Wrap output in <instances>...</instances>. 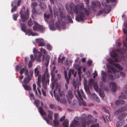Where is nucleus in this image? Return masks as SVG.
<instances>
[{
	"mask_svg": "<svg viewBox=\"0 0 127 127\" xmlns=\"http://www.w3.org/2000/svg\"><path fill=\"white\" fill-rule=\"evenodd\" d=\"M116 51L118 52L122 53L123 51H125V50L123 48H120V49H117L116 50Z\"/></svg>",
	"mask_w": 127,
	"mask_h": 127,
	"instance_id": "44",
	"label": "nucleus"
},
{
	"mask_svg": "<svg viewBox=\"0 0 127 127\" xmlns=\"http://www.w3.org/2000/svg\"><path fill=\"white\" fill-rule=\"evenodd\" d=\"M26 68H22L20 70V75H22L25 71Z\"/></svg>",
	"mask_w": 127,
	"mask_h": 127,
	"instance_id": "49",
	"label": "nucleus"
},
{
	"mask_svg": "<svg viewBox=\"0 0 127 127\" xmlns=\"http://www.w3.org/2000/svg\"><path fill=\"white\" fill-rule=\"evenodd\" d=\"M39 5L43 10L45 9L46 8L45 4L43 2H40Z\"/></svg>",
	"mask_w": 127,
	"mask_h": 127,
	"instance_id": "25",
	"label": "nucleus"
},
{
	"mask_svg": "<svg viewBox=\"0 0 127 127\" xmlns=\"http://www.w3.org/2000/svg\"><path fill=\"white\" fill-rule=\"evenodd\" d=\"M68 120L67 119H66L63 123L62 125L64 127H68Z\"/></svg>",
	"mask_w": 127,
	"mask_h": 127,
	"instance_id": "26",
	"label": "nucleus"
},
{
	"mask_svg": "<svg viewBox=\"0 0 127 127\" xmlns=\"http://www.w3.org/2000/svg\"><path fill=\"white\" fill-rule=\"evenodd\" d=\"M18 17V15L17 14H14L13 16V18L15 21H16Z\"/></svg>",
	"mask_w": 127,
	"mask_h": 127,
	"instance_id": "51",
	"label": "nucleus"
},
{
	"mask_svg": "<svg viewBox=\"0 0 127 127\" xmlns=\"http://www.w3.org/2000/svg\"><path fill=\"white\" fill-rule=\"evenodd\" d=\"M35 41L38 43V46H43L45 44V43L42 38L36 39H35Z\"/></svg>",
	"mask_w": 127,
	"mask_h": 127,
	"instance_id": "14",
	"label": "nucleus"
},
{
	"mask_svg": "<svg viewBox=\"0 0 127 127\" xmlns=\"http://www.w3.org/2000/svg\"><path fill=\"white\" fill-rule=\"evenodd\" d=\"M94 88L96 91H98V87L96 84H95L93 86Z\"/></svg>",
	"mask_w": 127,
	"mask_h": 127,
	"instance_id": "53",
	"label": "nucleus"
},
{
	"mask_svg": "<svg viewBox=\"0 0 127 127\" xmlns=\"http://www.w3.org/2000/svg\"><path fill=\"white\" fill-rule=\"evenodd\" d=\"M60 101L61 103H63L65 104L67 102L65 98L64 97H63V98H61Z\"/></svg>",
	"mask_w": 127,
	"mask_h": 127,
	"instance_id": "39",
	"label": "nucleus"
},
{
	"mask_svg": "<svg viewBox=\"0 0 127 127\" xmlns=\"http://www.w3.org/2000/svg\"><path fill=\"white\" fill-rule=\"evenodd\" d=\"M42 55V52L38 53V55L34 54V56L36 60L38 62H40L41 61V58Z\"/></svg>",
	"mask_w": 127,
	"mask_h": 127,
	"instance_id": "17",
	"label": "nucleus"
},
{
	"mask_svg": "<svg viewBox=\"0 0 127 127\" xmlns=\"http://www.w3.org/2000/svg\"><path fill=\"white\" fill-rule=\"evenodd\" d=\"M29 10L28 8L26 10V13L24 14H22L21 12H20V15L21 19V20L22 22H24L28 19L29 17Z\"/></svg>",
	"mask_w": 127,
	"mask_h": 127,
	"instance_id": "8",
	"label": "nucleus"
},
{
	"mask_svg": "<svg viewBox=\"0 0 127 127\" xmlns=\"http://www.w3.org/2000/svg\"><path fill=\"white\" fill-rule=\"evenodd\" d=\"M24 32L26 34H28V33H29V34H28L29 36H30V35L31 34V33L32 32V31L30 29H29L28 30H25V32Z\"/></svg>",
	"mask_w": 127,
	"mask_h": 127,
	"instance_id": "40",
	"label": "nucleus"
},
{
	"mask_svg": "<svg viewBox=\"0 0 127 127\" xmlns=\"http://www.w3.org/2000/svg\"><path fill=\"white\" fill-rule=\"evenodd\" d=\"M38 5V4L36 2H32L31 4V6L32 8H35Z\"/></svg>",
	"mask_w": 127,
	"mask_h": 127,
	"instance_id": "37",
	"label": "nucleus"
},
{
	"mask_svg": "<svg viewBox=\"0 0 127 127\" xmlns=\"http://www.w3.org/2000/svg\"><path fill=\"white\" fill-rule=\"evenodd\" d=\"M48 117L49 119L52 120V119L53 112L52 111L50 110H48Z\"/></svg>",
	"mask_w": 127,
	"mask_h": 127,
	"instance_id": "29",
	"label": "nucleus"
},
{
	"mask_svg": "<svg viewBox=\"0 0 127 127\" xmlns=\"http://www.w3.org/2000/svg\"><path fill=\"white\" fill-rule=\"evenodd\" d=\"M127 89L124 91V93L123 94L122 93L121 95L119 96V99H127Z\"/></svg>",
	"mask_w": 127,
	"mask_h": 127,
	"instance_id": "19",
	"label": "nucleus"
},
{
	"mask_svg": "<svg viewBox=\"0 0 127 127\" xmlns=\"http://www.w3.org/2000/svg\"><path fill=\"white\" fill-rule=\"evenodd\" d=\"M69 6L70 14H73V11L76 14L79 13V14L76 17V20L78 22L83 21L84 18L85 17V14L82 11L84 7L83 3H82L75 5V4L72 3Z\"/></svg>",
	"mask_w": 127,
	"mask_h": 127,
	"instance_id": "1",
	"label": "nucleus"
},
{
	"mask_svg": "<svg viewBox=\"0 0 127 127\" xmlns=\"http://www.w3.org/2000/svg\"><path fill=\"white\" fill-rule=\"evenodd\" d=\"M51 76L52 77L51 80L52 81H53L55 77V75L52 72L51 73Z\"/></svg>",
	"mask_w": 127,
	"mask_h": 127,
	"instance_id": "57",
	"label": "nucleus"
},
{
	"mask_svg": "<svg viewBox=\"0 0 127 127\" xmlns=\"http://www.w3.org/2000/svg\"><path fill=\"white\" fill-rule=\"evenodd\" d=\"M73 96V95L70 90H68L67 92L66 97L68 100L69 99H71Z\"/></svg>",
	"mask_w": 127,
	"mask_h": 127,
	"instance_id": "20",
	"label": "nucleus"
},
{
	"mask_svg": "<svg viewBox=\"0 0 127 127\" xmlns=\"http://www.w3.org/2000/svg\"><path fill=\"white\" fill-rule=\"evenodd\" d=\"M110 87L113 92H114L116 91L117 86L115 83L113 82H111L110 84Z\"/></svg>",
	"mask_w": 127,
	"mask_h": 127,
	"instance_id": "15",
	"label": "nucleus"
},
{
	"mask_svg": "<svg viewBox=\"0 0 127 127\" xmlns=\"http://www.w3.org/2000/svg\"><path fill=\"white\" fill-rule=\"evenodd\" d=\"M113 74L110 70H108L107 71V74L108 75V78L112 80H113L115 79L112 75Z\"/></svg>",
	"mask_w": 127,
	"mask_h": 127,
	"instance_id": "18",
	"label": "nucleus"
},
{
	"mask_svg": "<svg viewBox=\"0 0 127 127\" xmlns=\"http://www.w3.org/2000/svg\"><path fill=\"white\" fill-rule=\"evenodd\" d=\"M75 68L76 69L78 70L79 69H81L82 67H80L79 65V64H77L75 65L74 66Z\"/></svg>",
	"mask_w": 127,
	"mask_h": 127,
	"instance_id": "56",
	"label": "nucleus"
},
{
	"mask_svg": "<svg viewBox=\"0 0 127 127\" xmlns=\"http://www.w3.org/2000/svg\"><path fill=\"white\" fill-rule=\"evenodd\" d=\"M109 63L112 65H113L114 64V61L113 60L110 59L109 61Z\"/></svg>",
	"mask_w": 127,
	"mask_h": 127,
	"instance_id": "58",
	"label": "nucleus"
},
{
	"mask_svg": "<svg viewBox=\"0 0 127 127\" xmlns=\"http://www.w3.org/2000/svg\"><path fill=\"white\" fill-rule=\"evenodd\" d=\"M32 61H29L28 64V67L29 68H31L32 66Z\"/></svg>",
	"mask_w": 127,
	"mask_h": 127,
	"instance_id": "59",
	"label": "nucleus"
},
{
	"mask_svg": "<svg viewBox=\"0 0 127 127\" xmlns=\"http://www.w3.org/2000/svg\"><path fill=\"white\" fill-rule=\"evenodd\" d=\"M117 54L113 52L111 55V56L112 58H114L117 56Z\"/></svg>",
	"mask_w": 127,
	"mask_h": 127,
	"instance_id": "47",
	"label": "nucleus"
},
{
	"mask_svg": "<svg viewBox=\"0 0 127 127\" xmlns=\"http://www.w3.org/2000/svg\"><path fill=\"white\" fill-rule=\"evenodd\" d=\"M111 69L113 72L114 76L116 78H119V71L116 70V69L114 67H112Z\"/></svg>",
	"mask_w": 127,
	"mask_h": 127,
	"instance_id": "13",
	"label": "nucleus"
},
{
	"mask_svg": "<svg viewBox=\"0 0 127 127\" xmlns=\"http://www.w3.org/2000/svg\"><path fill=\"white\" fill-rule=\"evenodd\" d=\"M28 25L30 26H32V25L33 24L32 22V19L30 18L28 22Z\"/></svg>",
	"mask_w": 127,
	"mask_h": 127,
	"instance_id": "43",
	"label": "nucleus"
},
{
	"mask_svg": "<svg viewBox=\"0 0 127 127\" xmlns=\"http://www.w3.org/2000/svg\"><path fill=\"white\" fill-rule=\"evenodd\" d=\"M127 30H126L125 29H123V30L124 33L125 34H127V26H126Z\"/></svg>",
	"mask_w": 127,
	"mask_h": 127,
	"instance_id": "64",
	"label": "nucleus"
},
{
	"mask_svg": "<svg viewBox=\"0 0 127 127\" xmlns=\"http://www.w3.org/2000/svg\"><path fill=\"white\" fill-rule=\"evenodd\" d=\"M78 71V74L79 76V77H81V74H82V72L81 70V69H79L78 70H77Z\"/></svg>",
	"mask_w": 127,
	"mask_h": 127,
	"instance_id": "62",
	"label": "nucleus"
},
{
	"mask_svg": "<svg viewBox=\"0 0 127 127\" xmlns=\"http://www.w3.org/2000/svg\"><path fill=\"white\" fill-rule=\"evenodd\" d=\"M111 7L109 5H107L105 7L103 10L104 13H108L110 12L111 10Z\"/></svg>",
	"mask_w": 127,
	"mask_h": 127,
	"instance_id": "16",
	"label": "nucleus"
},
{
	"mask_svg": "<svg viewBox=\"0 0 127 127\" xmlns=\"http://www.w3.org/2000/svg\"><path fill=\"white\" fill-rule=\"evenodd\" d=\"M29 96L30 98H33V100H34L35 99V97L33 93H29Z\"/></svg>",
	"mask_w": 127,
	"mask_h": 127,
	"instance_id": "52",
	"label": "nucleus"
},
{
	"mask_svg": "<svg viewBox=\"0 0 127 127\" xmlns=\"http://www.w3.org/2000/svg\"><path fill=\"white\" fill-rule=\"evenodd\" d=\"M53 11L54 15H56L57 16L58 14V12L57 10L56 9H54L53 10Z\"/></svg>",
	"mask_w": 127,
	"mask_h": 127,
	"instance_id": "61",
	"label": "nucleus"
},
{
	"mask_svg": "<svg viewBox=\"0 0 127 127\" xmlns=\"http://www.w3.org/2000/svg\"><path fill=\"white\" fill-rule=\"evenodd\" d=\"M44 19L45 21L46 22H48V19L49 18L50 15L49 14H47L44 13Z\"/></svg>",
	"mask_w": 127,
	"mask_h": 127,
	"instance_id": "27",
	"label": "nucleus"
},
{
	"mask_svg": "<svg viewBox=\"0 0 127 127\" xmlns=\"http://www.w3.org/2000/svg\"><path fill=\"white\" fill-rule=\"evenodd\" d=\"M64 77L67 84L69 83V80L71 76V74L74 75V76L75 77L76 76L77 73L76 72H75V73L73 69H71L69 70L68 71V77H67V73L66 71L65 70L64 71Z\"/></svg>",
	"mask_w": 127,
	"mask_h": 127,
	"instance_id": "7",
	"label": "nucleus"
},
{
	"mask_svg": "<svg viewBox=\"0 0 127 127\" xmlns=\"http://www.w3.org/2000/svg\"><path fill=\"white\" fill-rule=\"evenodd\" d=\"M125 121L124 120H120L118 121L116 124L117 127H120L122 126L124 123Z\"/></svg>",
	"mask_w": 127,
	"mask_h": 127,
	"instance_id": "23",
	"label": "nucleus"
},
{
	"mask_svg": "<svg viewBox=\"0 0 127 127\" xmlns=\"http://www.w3.org/2000/svg\"><path fill=\"white\" fill-rule=\"evenodd\" d=\"M33 28L34 31H35L38 30L42 31L44 30V28L42 26L38 24H35L33 26Z\"/></svg>",
	"mask_w": 127,
	"mask_h": 127,
	"instance_id": "11",
	"label": "nucleus"
},
{
	"mask_svg": "<svg viewBox=\"0 0 127 127\" xmlns=\"http://www.w3.org/2000/svg\"><path fill=\"white\" fill-rule=\"evenodd\" d=\"M115 67L118 68L121 70L123 69V68L119 64H114L113 65Z\"/></svg>",
	"mask_w": 127,
	"mask_h": 127,
	"instance_id": "36",
	"label": "nucleus"
},
{
	"mask_svg": "<svg viewBox=\"0 0 127 127\" xmlns=\"http://www.w3.org/2000/svg\"><path fill=\"white\" fill-rule=\"evenodd\" d=\"M25 74L26 76V77L24 78H26L28 77H30L31 78V80L32 79V75L33 74V71L32 70H31L29 72V71L28 69H26L25 71Z\"/></svg>",
	"mask_w": 127,
	"mask_h": 127,
	"instance_id": "12",
	"label": "nucleus"
},
{
	"mask_svg": "<svg viewBox=\"0 0 127 127\" xmlns=\"http://www.w3.org/2000/svg\"><path fill=\"white\" fill-rule=\"evenodd\" d=\"M39 112L40 114L42 116L46 115V112L41 107H39Z\"/></svg>",
	"mask_w": 127,
	"mask_h": 127,
	"instance_id": "22",
	"label": "nucleus"
},
{
	"mask_svg": "<svg viewBox=\"0 0 127 127\" xmlns=\"http://www.w3.org/2000/svg\"><path fill=\"white\" fill-rule=\"evenodd\" d=\"M92 117V115H89L87 120V115L84 114L82 115L81 119L78 117L75 118L70 125V127H86V124H88L92 122V120L89 118Z\"/></svg>",
	"mask_w": 127,
	"mask_h": 127,
	"instance_id": "2",
	"label": "nucleus"
},
{
	"mask_svg": "<svg viewBox=\"0 0 127 127\" xmlns=\"http://www.w3.org/2000/svg\"><path fill=\"white\" fill-rule=\"evenodd\" d=\"M99 126V124L98 123L92 125H91V127H98Z\"/></svg>",
	"mask_w": 127,
	"mask_h": 127,
	"instance_id": "63",
	"label": "nucleus"
},
{
	"mask_svg": "<svg viewBox=\"0 0 127 127\" xmlns=\"http://www.w3.org/2000/svg\"><path fill=\"white\" fill-rule=\"evenodd\" d=\"M31 80V78L28 77L26 78H24L23 81L22 82L23 86L25 90L27 91H30L31 89V88L29 85L27 84Z\"/></svg>",
	"mask_w": 127,
	"mask_h": 127,
	"instance_id": "6",
	"label": "nucleus"
},
{
	"mask_svg": "<svg viewBox=\"0 0 127 127\" xmlns=\"http://www.w3.org/2000/svg\"><path fill=\"white\" fill-rule=\"evenodd\" d=\"M33 90L35 94L37 95V91L36 90V86L35 84H33Z\"/></svg>",
	"mask_w": 127,
	"mask_h": 127,
	"instance_id": "41",
	"label": "nucleus"
},
{
	"mask_svg": "<svg viewBox=\"0 0 127 127\" xmlns=\"http://www.w3.org/2000/svg\"><path fill=\"white\" fill-rule=\"evenodd\" d=\"M73 85L75 89H77V93L79 97L78 99L79 100V106H81L83 105L84 106H86V103L83 100V99L78 89L79 87V82H76L75 80H73Z\"/></svg>",
	"mask_w": 127,
	"mask_h": 127,
	"instance_id": "4",
	"label": "nucleus"
},
{
	"mask_svg": "<svg viewBox=\"0 0 127 127\" xmlns=\"http://www.w3.org/2000/svg\"><path fill=\"white\" fill-rule=\"evenodd\" d=\"M127 110V106H126L119 108L116 110L114 112L115 114L116 115H119L118 119L120 120H122L125 117H126L127 114L125 112L119 114V113L124 111Z\"/></svg>",
	"mask_w": 127,
	"mask_h": 127,
	"instance_id": "5",
	"label": "nucleus"
},
{
	"mask_svg": "<svg viewBox=\"0 0 127 127\" xmlns=\"http://www.w3.org/2000/svg\"><path fill=\"white\" fill-rule=\"evenodd\" d=\"M84 10V11L85 12V13L86 15L87 16H88L89 15L90 13V9H88L86 8H83V9L82 10Z\"/></svg>",
	"mask_w": 127,
	"mask_h": 127,
	"instance_id": "30",
	"label": "nucleus"
},
{
	"mask_svg": "<svg viewBox=\"0 0 127 127\" xmlns=\"http://www.w3.org/2000/svg\"><path fill=\"white\" fill-rule=\"evenodd\" d=\"M93 6L95 7H96L97 6L99 8L101 7V3L99 1H93L92 2Z\"/></svg>",
	"mask_w": 127,
	"mask_h": 127,
	"instance_id": "21",
	"label": "nucleus"
},
{
	"mask_svg": "<svg viewBox=\"0 0 127 127\" xmlns=\"http://www.w3.org/2000/svg\"><path fill=\"white\" fill-rule=\"evenodd\" d=\"M120 76L122 77H124L126 76L125 74L122 71L119 72V77Z\"/></svg>",
	"mask_w": 127,
	"mask_h": 127,
	"instance_id": "45",
	"label": "nucleus"
},
{
	"mask_svg": "<svg viewBox=\"0 0 127 127\" xmlns=\"http://www.w3.org/2000/svg\"><path fill=\"white\" fill-rule=\"evenodd\" d=\"M50 57L49 56H47L45 58V64L46 65V66H47L48 65L49 63V62Z\"/></svg>",
	"mask_w": 127,
	"mask_h": 127,
	"instance_id": "35",
	"label": "nucleus"
},
{
	"mask_svg": "<svg viewBox=\"0 0 127 127\" xmlns=\"http://www.w3.org/2000/svg\"><path fill=\"white\" fill-rule=\"evenodd\" d=\"M56 106L55 104H50L49 105V107L51 109H53L54 108L55 110V107Z\"/></svg>",
	"mask_w": 127,
	"mask_h": 127,
	"instance_id": "50",
	"label": "nucleus"
},
{
	"mask_svg": "<svg viewBox=\"0 0 127 127\" xmlns=\"http://www.w3.org/2000/svg\"><path fill=\"white\" fill-rule=\"evenodd\" d=\"M91 95L92 96L93 98L94 99L97 97V95L95 93H92Z\"/></svg>",
	"mask_w": 127,
	"mask_h": 127,
	"instance_id": "60",
	"label": "nucleus"
},
{
	"mask_svg": "<svg viewBox=\"0 0 127 127\" xmlns=\"http://www.w3.org/2000/svg\"><path fill=\"white\" fill-rule=\"evenodd\" d=\"M55 92L54 93V96L55 98L58 101H59L60 100V98L59 96L58 95H56L55 94Z\"/></svg>",
	"mask_w": 127,
	"mask_h": 127,
	"instance_id": "46",
	"label": "nucleus"
},
{
	"mask_svg": "<svg viewBox=\"0 0 127 127\" xmlns=\"http://www.w3.org/2000/svg\"><path fill=\"white\" fill-rule=\"evenodd\" d=\"M67 18L69 22L71 23H73V21L71 19V17L70 15H67Z\"/></svg>",
	"mask_w": 127,
	"mask_h": 127,
	"instance_id": "42",
	"label": "nucleus"
},
{
	"mask_svg": "<svg viewBox=\"0 0 127 127\" xmlns=\"http://www.w3.org/2000/svg\"><path fill=\"white\" fill-rule=\"evenodd\" d=\"M125 103V101L121 100H117L115 102V104L116 106L120 105L121 104H124Z\"/></svg>",
	"mask_w": 127,
	"mask_h": 127,
	"instance_id": "24",
	"label": "nucleus"
},
{
	"mask_svg": "<svg viewBox=\"0 0 127 127\" xmlns=\"http://www.w3.org/2000/svg\"><path fill=\"white\" fill-rule=\"evenodd\" d=\"M61 88L60 86L57 85L54 91V93L56 91L57 92L59 93L60 96L62 97L64 95V92L61 91Z\"/></svg>",
	"mask_w": 127,
	"mask_h": 127,
	"instance_id": "10",
	"label": "nucleus"
},
{
	"mask_svg": "<svg viewBox=\"0 0 127 127\" xmlns=\"http://www.w3.org/2000/svg\"><path fill=\"white\" fill-rule=\"evenodd\" d=\"M53 123L55 127H57L58 126L59 123V121L57 119H55L53 121Z\"/></svg>",
	"mask_w": 127,
	"mask_h": 127,
	"instance_id": "31",
	"label": "nucleus"
},
{
	"mask_svg": "<svg viewBox=\"0 0 127 127\" xmlns=\"http://www.w3.org/2000/svg\"><path fill=\"white\" fill-rule=\"evenodd\" d=\"M46 49L49 50H51L52 49L51 46L49 44H47L46 45Z\"/></svg>",
	"mask_w": 127,
	"mask_h": 127,
	"instance_id": "55",
	"label": "nucleus"
},
{
	"mask_svg": "<svg viewBox=\"0 0 127 127\" xmlns=\"http://www.w3.org/2000/svg\"><path fill=\"white\" fill-rule=\"evenodd\" d=\"M11 6L12 7L11 9V12L12 13L16 11L17 9V6L16 5H15L13 6V2H12L11 5Z\"/></svg>",
	"mask_w": 127,
	"mask_h": 127,
	"instance_id": "28",
	"label": "nucleus"
},
{
	"mask_svg": "<svg viewBox=\"0 0 127 127\" xmlns=\"http://www.w3.org/2000/svg\"><path fill=\"white\" fill-rule=\"evenodd\" d=\"M60 15L58 17V22L55 23V26L56 28L58 29H60L61 28L63 29H65L66 26V23L65 22H63L60 24L61 21H62V19H64L65 17V13L64 12L63 8L59 9Z\"/></svg>",
	"mask_w": 127,
	"mask_h": 127,
	"instance_id": "3",
	"label": "nucleus"
},
{
	"mask_svg": "<svg viewBox=\"0 0 127 127\" xmlns=\"http://www.w3.org/2000/svg\"><path fill=\"white\" fill-rule=\"evenodd\" d=\"M33 52L35 54H36L39 53L38 50L35 48H34L33 49Z\"/></svg>",
	"mask_w": 127,
	"mask_h": 127,
	"instance_id": "48",
	"label": "nucleus"
},
{
	"mask_svg": "<svg viewBox=\"0 0 127 127\" xmlns=\"http://www.w3.org/2000/svg\"><path fill=\"white\" fill-rule=\"evenodd\" d=\"M45 76L43 75L41 77V83L44 89L46 90L47 89V85H49V79H46L45 82Z\"/></svg>",
	"mask_w": 127,
	"mask_h": 127,
	"instance_id": "9",
	"label": "nucleus"
},
{
	"mask_svg": "<svg viewBox=\"0 0 127 127\" xmlns=\"http://www.w3.org/2000/svg\"><path fill=\"white\" fill-rule=\"evenodd\" d=\"M43 119L45 121H46L47 123L48 124H49V122H50V121L48 118L45 117H43Z\"/></svg>",
	"mask_w": 127,
	"mask_h": 127,
	"instance_id": "54",
	"label": "nucleus"
},
{
	"mask_svg": "<svg viewBox=\"0 0 127 127\" xmlns=\"http://www.w3.org/2000/svg\"><path fill=\"white\" fill-rule=\"evenodd\" d=\"M34 74L35 77H37L38 75H39V71L38 70L37 68H35L34 69Z\"/></svg>",
	"mask_w": 127,
	"mask_h": 127,
	"instance_id": "38",
	"label": "nucleus"
},
{
	"mask_svg": "<svg viewBox=\"0 0 127 127\" xmlns=\"http://www.w3.org/2000/svg\"><path fill=\"white\" fill-rule=\"evenodd\" d=\"M32 13L33 14L40 15L41 13V12H38L36 11L35 8H32Z\"/></svg>",
	"mask_w": 127,
	"mask_h": 127,
	"instance_id": "34",
	"label": "nucleus"
},
{
	"mask_svg": "<svg viewBox=\"0 0 127 127\" xmlns=\"http://www.w3.org/2000/svg\"><path fill=\"white\" fill-rule=\"evenodd\" d=\"M20 26L21 27V30L23 32H25L26 30V26L24 23H21Z\"/></svg>",
	"mask_w": 127,
	"mask_h": 127,
	"instance_id": "32",
	"label": "nucleus"
},
{
	"mask_svg": "<svg viewBox=\"0 0 127 127\" xmlns=\"http://www.w3.org/2000/svg\"><path fill=\"white\" fill-rule=\"evenodd\" d=\"M40 101L39 100L36 99L34 101L33 104L35 105L36 107L39 108V104H40Z\"/></svg>",
	"mask_w": 127,
	"mask_h": 127,
	"instance_id": "33",
	"label": "nucleus"
}]
</instances>
